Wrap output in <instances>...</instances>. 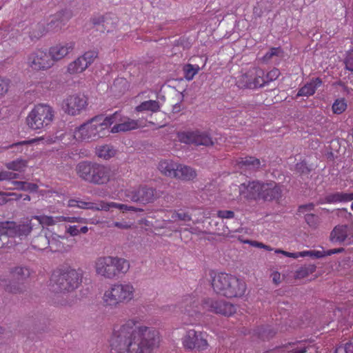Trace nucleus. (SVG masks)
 Masks as SVG:
<instances>
[{
	"label": "nucleus",
	"mask_w": 353,
	"mask_h": 353,
	"mask_svg": "<svg viewBox=\"0 0 353 353\" xmlns=\"http://www.w3.org/2000/svg\"><path fill=\"white\" fill-rule=\"evenodd\" d=\"M135 319L125 321L114 329L110 340L114 353H152L159 346V332L150 327L137 326Z\"/></svg>",
	"instance_id": "obj_1"
},
{
	"label": "nucleus",
	"mask_w": 353,
	"mask_h": 353,
	"mask_svg": "<svg viewBox=\"0 0 353 353\" xmlns=\"http://www.w3.org/2000/svg\"><path fill=\"white\" fill-rule=\"evenodd\" d=\"M175 310L177 307L183 314L181 319L184 325H193L196 317L203 311L213 312L225 316H230L236 313V307L234 304L221 299L207 298L200 303L195 294L183 296L177 305L169 306V310Z\"/></svg>",
	"instance_id": "obj_2"
},
{
	"label": "nucleus",
	"mask_w": 353,
	"mask_h": 353,
	"mask_svg": "<svg viewBox=\"0 0 353 353\" xmlns=\"http://www.w3.org/2000/svg\"><path fill=\"white\" fill-rule=\"evenodd\" d=\"M116 121H121L120 113L118 112L105 117L96 116L75 128L72 135L73 140L90 142L106 137L110 133V126Z\"/></svg>",
	"instance_id": "obj_3"
},
{
	"label": "nucleus",
	"mask_w": 353,
	"mask_h": 353,
	"mask_svg": "<svg viewBox=\"0 0 353 353\" xmlns=\"http://www.w3.org/2000/svg\"><path fill=\"white\" fill-rule=\"evenodd\" d=\"M214 291L228 299L241 297L246 291V283L234 275L227 273L215 274L212 280Z\"/></svg>",
	"instance_id": "obj_4"
},
{
	"label": "nucleus",
	"mask_w": 353,
	"mask_h": 353,
	"mask_svg": "<svg viewBox=\"0 0 353 353\" xmlns=\"http://www.w3.org/2000/svg\"><path fill=\"white\" fill-rule=\"evenodd\" d=\"M94 267L97 275L113 279L120 274H125L130 270V263L124 258L103 256L96 259Z\"/></svg>",
	"instance_id": "obj_5"
},
{
	"label": "nucleus",
	"mask_w": 353,
	"mask_h": 353,
	"mask_svg": "<svg viewBox=\"0 0 353 353\" xmlns=\"http://www.w3.org/2000/svg\"><path fill=\"white\" fill-rule=\"evenodd\" d=\"M136 289L130 282L115 283L105 290L102 301L105 306L117 307L134 300Z\"/></svg>",
	"instance_id": "obj_6"
},
{
	"label": "nucleus",
	"mask_w": 353,
	"mask_h": 353,
	"mask_svg": "<svg viewBox=\"0 0 353 353\" xmlns=\"http://www.w3.org/2000/svg\"><path fill=\"white\" fill-rule=\"evenodd\" d=\"M83 273L81 270L70 267L61 268L52 274V281L56 287L54 290L60 292H70L77 288L82 281Z\"/></svg>",
	"instance_id": "obj_7"
},
{
	"label": "nucleus",
	"mask_w": 353,
	"mask_h": 353,
	"mask_svg": "<svg viewBox=\"0 0 353 353\" xmlns=\"http://www.w3.org/2000/svg\"><path fill=\"white\" fill-rule=\"evenodd\" d=\"M54 117L53 108L49 105L38 104L29 112L26 118L28 127L40 130L50 125Z\"/></svg>",
	"instance_id": "obj_8"
},
{
	"label": "nucleus",
	"mask_w": 353,
	"mask_h": 353,
	"mask_svg": "<svg viewBox=\"0 0 353 353\" xmlns=\"http://www.w3.org/2000/svg\"><path fill=\"white\" fill-rule=\"evenodd\" d=\"M124 195L127 200L143 205L153 203L158 198L156 189L146 185L126 189Z\"/></svg>",
	"instance_id": "obj_9"
},
{
	"label": "nucleus",
	"mask_w": 353,
	"mask_h": 353,
	"mask_svg": "<svg viewBox=\"0 0 353 353\" xmlns=\"http://www.w3.org/2000/svg\"><path fill=\"white\" fill-rule=\"evenodd\" d=\"M208 334L205 332L190 329L181 339L183 347L185 350L192 351L194 350L201 352L208 347L207 340Z\"/></svg>",
	"instance_id": "obj_10"
},
{
	"label": "nucleus",
	"mask_w": 353,
	"mask_h": 353,
	"mask_svg": "<svg viewBox=\"0 0 353 353\" xmlns=\"http://www.w3.org/2000/svg\"><path fill=\"white\" fill-rule=\"evenodd\" d=\"M26 64L35 72L46 71L53 66L48 50L43 48H37L31 52L27 57Z\"/></svg>",
	"instance_id": "obj_11"
},
{
	"label": "nucleus",
	"mask_w": 353,
	"mask_h": 353,
	"mask_svg": "<svg viewBox=\"0 0 353 353\" xmlns=\"http://www.w3.org/2000/svg\"><path fill=\"white\" fill-rule=\"evenodd\" d=\"M32 230L31 220L22 224H17L14 221L0 222V239L3 241L7 237L26 236Z\"/></svg>",
	"instance_id": "obj_12"
},
{
	"label": "nucleus",
	"mask_w": 353,
	"mask_h": 353,
	"mask_svg": "<svg viewBox=\"0 0 353 353\" xmlns=\"http://www.w3.org/2000/svg\"><path fill=\"white\" fill-rule=\"evenodd\" d=\"M267 84L265 72L260 68H254L247 73L242 74L237 81L238 87L241 88L255 89L261 88Z\"/></svg>",
	"instance_id": "obj_13"
},
{
	"label": "nucleus",
	"mask_w": 353,
	"mask_h": 353,
	"mask_svg": "<svg viewBox=\"0 0 353 353\" xmlns=\"http://www.w3.org/2000/svg\"><path fill=\"white\" fill-rule=\"evenodd\" d=\"M87 105V98L78 94L67 96L61 103V108L63 112L71 116L80 114L85 110Z\"/></svg>",
	"instance_id": "obj_14"
},
{
	"label": "nucleus",
	"mask_w": 353,
	"mask_h": 353,
	"mask_svg": "<svg viewBox=\"0 0 353 353\" xmlns=\"http://www.w3.org/2000/svg\"><path fill=\"white\" fill-rule=\"evenodd\" d=\"M177 138L180 142L186 144L194 143L205 146L213 145V141L210 134L200 130L179 132Z\"/></svg>",
	"instance_id": "obj_15"
},
{
	"label": "nucleus",
	"mask_w": 353,
	"mask_h": 353,
	"mask_svg": "<svg viewBox=\"0 0 353 353\" xmlns=\"http://www.w3.org/2000/svg\"><path fill=\"white\" fill-rule=\"evenodd\" d=\"M98 57L97 50H88L68 65L67 72L70 74H77L84 72L91 65Z\"/></svg>",
	"instance_id": "obj_16"
},
{
	"label": "nucleus",
	"mask_w": 353,
	"mask_h": 353,
	"mask_svg": "<svg viewBox=\"0 0 353 353\" xmlns=\"http://www.w3.org/2000/svg\"><path fill=\"white\" fill-rule=\"evenodd\" d=\"M72 17L71 10L68 9L61 10L53 15H51L49 21L46 24L48 32H57L61 30Z\"/></svg>",
	"instance_id": "obj_17"
},
{
	"label": "nucleus",
	"mask_w": 353,
	"mask_h": 353,
	"mask_svg": "<svg viewBox=\"0 0 353 353\" xmlns=\"http://www.w3.org/2000/svg\"><path fill=\"white\" fill-rule=\"evenodd\" d=\"M283 196L282 185L274 181L262 182L261 199L265 201L279 202Z\"/></svg>",
	"instance_id": "obj_18"
},
{
	"label": "nucleus",
	"mask_w": 353,
	"mask_h": 353,
	"mask_svg": "<svg viewBox=\"0 0 353 353\" xmlns=\"http://www.w3.org/2000/svg\"><path fill=\"white\" fill-rule=\"evenodd\" d=\"M121 113L120 111H117ZM121 121H116L119 123L115 124L110 130L111 133H118L120 132H127L138 128H144L148 125V121L144 119H132L130 118H125L120 114Z\"/></svg>",
	"instance_id": "obj_19"
},
{
	"label": "nucleus",
	"mask_w": 353,
	"mask_h": 353,
	"mask_svg": "<svg viewBox=\"0 0 353 353\" xmlns=\"http://www.w3.org/2000/svg\"><path fill=\"white\" fill-rule=\"evenodd\" d=\"M75 47V43L74 41H67L57 43L51 46L48 52L50 55V58L52 59V65L54 63L63 59L68 54L72 52Z\"/></svg>",
	"instance_id": "obj_20"
},
{
	"label": "nucleus",
	"mask_w": 353,
	"mask_h": 353,
	"mask_svg": "<svg viewBox=\"0 0 353 353\" xmlns=\"http://www.w3.org/2000/svg\"><path fill=\"white\" fill-rule=\"evenodd\" d=\"M262 181H252L243 183L239 186L240 194L248 200L261 199Z\"/></svg>",
	"instance_id": "obj_21"
},
{
	"label": "nucleus",
	"mask_w": 353,
	"mask_h": 353,
	"mask_svg": "<svg viewBox=\"0 0 353 353\" xmlns=\"http://www.w3.org/2000/svg\"><path fill=\"white\" fill-rule=\"evenodd\" d=\"M112 176L113 173L110 167L95 163L90 183L97 185H103L107 183Z\"/></svg>",
	"instance_id": "obj_22"
},
{
	"label": "nucleus",
	"mask_w": 353,
	"mask_h": 353,
	"mask_svg": "<svg viewBox=\"0 0 353 353\" xmlns=\"http://www.w3.org/2000/svg\"><path fill=\"white\" fill-rule=\"evenodd\" d=\"M117 17L110 13H107L104 15H95L91 19V22L94 26H101V31L107 32L112 31L116 26Z\"/></svg>",
	"instance_id": "obj_23"
},
{
	"label": "nucleus",
	"mask_w": 353,
	"mask_h": 353,
	"mask_svg": "<svg viewBox=\"0 0 353 353\" xmlns=\"http://www.w3.org/2000/svg\"><path fill=\"white\" fill-rule=\"evenodd\" d=\"M353 200V192L347 193L343 192H336L325 196L323 199H320L319 204L324 203H347Z\"/></svg>",
	"instance_id": "obj_24"
},
{
	"label": "nucleus",
	"mask_w": 353,
	"mask_h": 353,
	"mask_svg": "<svg viewBox=\"0 0 353 353\" xmlns=\"http://www.w3.org/2000/svg\"><path fill=\"white\" fill-rule=\"evenodd\" d=\"M323 84V81L321 78L316 77L313 78L310 82L305 84L301 87L296 94V97H310L312 96L317 90Z\"/></svg>",
	"instance_id": "obj_25"
},
{
	"label": "nucleus",
	"mask_w": 353,
	"mask_h": 353,
	"mask_svg": "<svg viewBox=\"0 0 353 353\" xmlns=\"http://www.w3.org/2000/svg\"><path fill=\"white\" fill-rule=\"evenodd\" d=\"M94 163V162L90 161H81L76 166L77 175L83 180L90 183Z\"/></svg>",
	"instance_id": "obj_26"
},
{
	"label": "nucleus",
	"mask_w": 353,
	"mask_h": 353,
	"mask_svg": "<svg viewBox=\"0 0 353 353\" xmlns=\"http://www.w3.org/2000/svg\"><path fill=\"white\" fill-rule=\"evenodd\" d=\"M236 165L241 170H256L261 167V161L254 157H241L236 160Z\"/></svg>",
	"instance_id": "obj_27"
},
{
	"label": "nucleus",
	"mask_w": 353,
	"mask_h": 353,
	"mask_svg": "<svg viewBox=\"0 0 353 353\" xmlns=\"http://www.w3.org/2000/svg\"><path fill=\"white\" fill-rule=\"evenodd\" d=\"M348 227L345 225H339L334 228L330 233V239L333 243H343L348 236Z\"/></svg>",
	"instance_id": "obj_28"
},
{
	"label": "nucleus",
	"mask_w": 353,
	"mask_h": 353,
	"mask_svg": "<svg viewBox=\"0 0 353 353\" xmlns=\"http://www.w3.org/2000/svg\"><path fill=\"white\" fill-rule=\"evenodd\" d=\"M196 170L192 168L179 163L174 178L183 181H190L196 178Z\"/></svg>",
	"instance_id": "obj_29"
},
{
	"label": "nucleus",
	"mask_w": 353,
	"mask_h": 353,
	"mask_svg": "<svg viewBox=\"0 0 353 353\" xmlns=\"http://www.w3.org/2000/svg\"><path fill=\"white\" fill-rule=\"evenodd\" d=\"M178 164L170 159L162 160L159 163L158 169L163 175L174 178Z\"/></svg>",
	"instance_id": "obj_30"
},
{
	"label": "nucleus",
	"mask_w": 353,
	"mask_h": 353,
	"mask_svg": "<svg viewBox=\"0 0 353 353\" xmlns=\"http://www.w3.org/2000/svg\"><path fill=\"white\" fill-rule=\"evenodd\" d=\"M67 238L65 236H61L57 234H52L51 236L49 237V246L50 251L52 252H65L68 250V246H65L63 241L66 240Z\"/></svg>",
	"instance_id": "obj_31"
},
{
	"label": "nucleus",
	"mask_w": 353,
	"mask_h": 353,
	"mask_svg": "<svg viewBox=\"0 0 353 353\" xmlns=\"http://www.w3.org/2000/svg\"><path fill=\"white\" fill-rule=\"evenodd\" d=\"M95 154L100 159L108 160L115 156L117 150L111 145L104 144L96 147Z\"/></svg>",
	"instance_id": "obj_32"
},
{
	"label": "nucleus",
	"mask_w": 353,
	"mask_h": 353,
	"mask_svg": "<svg viewBox=\"0 0 353 353\" xmlns=\"http://www.w3.org/2000/svg\"><path fill=\"white\" fill-rule=\"evenodd\" d=\"M160 110V105L158 101L149 100L141 103L140 105L136 106L135 111L141 112L144 111H150L157 112Z\"/></svg>",
	"instance_id": "obj_33"
},
{
	"label": "nucleus",
	"mask_w": 353,
	"mask_h": 353,
	"mask_svg": "<svg viewBox=\"0 0 353 353\" xmlns=\"http://www.w3.org/2000/svg\"><path fill=\"white\" fill-rule=\"evenodd\" d=\"M48 32L44 23H38L33 24L31 31L29 32V35L32 41L38 40Z\"/></svg>",
	"instance_id": "obj_34"
},
{
	"label": "nucleus",
	"mask_w": 353,
	"mask_h": 353,
	"mask_svg": "<svg viewBox=\"0 0 353 353\" xmlns=\"http://www.w3.org/2000/svg\"><path fill=\"white\" fill-rule=\"evenodd\" d=\"M10 276L19 281H23L30 275V270L23 266H17L12 268L10 271Z\"/></svg>",
	"instance_id": "obj_35"
},
{
	"label": "nucleus",
	"mask_w": 353,
	"mask_h": 353,
	"mask_svg": "<svg viewBox=\"0 0 353 353\" xmlns=\"http://www.w3.org/2000/svg\"><path fill=\"white\" fill-rule=\"evenodd\" d=\"M269 2L265 0L259 1L253 8V16L255 19L260 18L265 12H269L271 8L268 6Z\"/></svg>",
	"instance_id": "obj_36"
},
{
	"label": "nucleus",
	"mask_w": 353,
	"mask_h": 353,
	"mask_svg": "<svg viewBox=\"0 0 353 353\" xmlns=\"http://www.w3.org/2000/svg\"><path fill=\"white\" fill-rule=\"evenodd\" d=\"M6 168L17 172H23L28 166V161L23 159H17L14 161L6 163Z\"/></svg>",
	"instance_id": "obj_37"
},
{
	"label": "nucleus",
	"mask_w": 353,
	"mask_h": 353,
	"mask_svg": "<svg viewBox=\"0 0 353 353\" xmlns=\"http://www.w3.org/2000/svg\"><path fill=\"white\" fill-rule=\"evenodd\" d=\"M58 217L59 216L36 215L32 216V219H36L43 227L52 226L61 222V221H58Z\"/></svg>",
	"instance_id": "obj_38"
},
{
	"label": "nucleus",
	"mask_w": 353,
	"mask_h": 353,
	"mask_svg": "<svg viewBox=\"0 0 353 353\" xmlns=\"http://www.w3.org/2000/svg\"><path fill=\"white\" fill-rule=\"evenodd\" d=\"M104 205L108 207L105 210H104L105 211L109 210V209L110 208H118L120 210H121L122 212H127V211L142 212L143 211V209L139 208H136V207L128 205L125 204L117 203L115 202H110V203L104 202Z\"/></svg>",
	"instance_id": "obj_39"
},
{
	"label": "nucleus",
	"mask_w": 353,
	"mask_h": 353,
	"mask_svg": "<svg viewBox=\"0 0 353 353\" xmlns=\"http://www.w3.org/2000/svg\"><path fill=\"white\" fill-rule=\"evenodd\" d=\"M77 208L81 209L103 210L108 207L104 205V201H100L98 203L93 202H86L79 199Z\"/></svg>",
	"instance_id": "obj_40"
},
{
	"label": "nucleus",
	"mask_w": 353,
	"mask_h": 353,
	"mask_svg": "<svg viewBox=\"0 0 353 353\" xmlns=\"http://www.w3.org/2000/svg\"><path fill=\"white\" fill-rule=\"evenodd\" d=\"M49 241L48 236L39 234L32 240V245L37 250H43L48 248Z\"/></svg>",
	"instance_id": "obj_41"
},
{
	"label": "nucleus",
	"mask_w": 353,
	"mask_h": 353,
	"mask_svg": "<svg viewBox=\"0 0 353 353\" xmlns=\"http://www.w3.org/2000/svg\"><path fill=\"white\" fill-rule=\"evenodd\" d=\"M200 68L198 65L186 64L183 67L184 77L188 81H191L199 72Z\"/></svg>",
	"instance_id": "obj_42"
},
{
	"label": "nucleus",
	"mask_w": 353,
	"mask_h": 353,
	"mask_svg": "<svg viewBox=\"0 0 353 353\" xmlns=\"http://www.w3.org/2000/svg\"><path fill=\"white\" fill-rule=\"evenodd\" d=\"M347 104L344 98L336 99L332 106V110L334 114H341L347 109Z\"/></svg>",
	"instance_id": "obj_43"
},
{
	"label": "nucleus",
	"mask_w": 353,
	"mask_h": 353,
	"mask_svg": "<svg viewBox=\"0 0 353 353\" xmlns=\"http://www.w3.org/2000/svg\"><path fill=\"white\" fill-rule=\"evenodd\" d=\"M6 280H1L0 281V285L3 286L5 288V290L8 292L12 293V294H17L22 290V286L23 283H18L17 285L14 283V284H7Z\"/></svg>",
	"instance_id": "obj_44"
},
{
	"label": "nucleus",
	"mask_w": 353,
	"mask_h": 353,
	"mask_svg": "<svg viewBox=\"0 0 353 353\" xmlns=\"http://www.w3.org/2000/svg\"><path fill=\"white\" fill-rule=\"evenodd\" d=\"M88 232V228L87 226H83L79 228L77 225H67L65 226V234H69L71 236H78L79 234H86Z\"/></svg>",
	"instance_id": "obj_45"
},
{
	"label": "nucleus",
	"mask_w": 353,
	"mask_h": 353,
	"mask_svg": "<svg viewBox=\"0 0 353 353\" xmlns=\"http://www.w3.org/2000/svg\"><path fill=\"white\" fill-rule=\"evenodd\" d=\"M58 221H61V222H68V223H88V219L81 216H59Z\"/></svg>",
	"instance_id": "obj_46"
},
{
	"label": "nucleus",
	"mask_w": 353,
	"mask_h": 353,
	"mask_svg": "<svg viewBox=\"0 0 353 353\" xmlns=\"http://www.w3.org/2000/svg\"><path fill=\"white\" fill-rule=\"evenodd\" d=\"M292 345L296 347L290 350L288 353H305L308 349V346L305 345V341H298Z\"/></svg>",
	"instance_id": "obj_47"
},
{
	"label": "nucleus",
	"mask_w": 353,
	"mask_h": 353,
	"mask_svg": "<svg viewBox=\"0 0 353 353\" xmlns=\"http://www.w3.org/2000/svg\"><path fill=\"white\" fill-rule=\"evenodd\" d=\"M172 218L174 220L179 219L183 221H190L192 219L191 214L189 213L176 210L172 213Z\"/></svg>",
	"instance_id": "obj_48"
},
{
	"label": "nucleus",
	"mask_w": 353,
	"mask_h": 353,
	"mask_svg": "<svg viewBox=\"0 0 353 353\" xmlns=\"http://www.w3.org/2000/svg\"><path fill=\"white\" fill-rule=\"evenodd\" d=\"M10 81L4 77H0V98L3 97L9 90Z\"/></svg>",
	"instance_id": "obj_49"
},
{
	"label": "nucleus",
	"mask_w": 353,
	"mask_h": 353,
	"mask_svg": "<svg viewBox=\"0 0 353 353\" xmlns=\"http://www.w3.org/2000/svg\"><path fill=\"white\" fill-rule=\"evenodd\" d=\"M305 220L310 227L314 228H316L319 223V217L314 214H306Z\"/></svg>",
	"instance_id": "obj_50"
},
{
	"label": "nucleus",
	"mask_w": 353,
	"mask_h": 353,
	"mask_svg": "<svg viewBox=\"0 0 353 353\" xmlns=\"http://www.w3.org/2000/svg\"><path fill=\"white\" fill-rule=\"evenodd\" d=\"M14 196L15 200H19L21 197V194L18 195L16 193L0 192V205H3L7 203L10 201V199H8V196Z\"/></svg>",
	"instance_id": "obj_51"
},
{
	"label": "nucleus",
	"mask_w": 353,
	"mask_h": 353,
	"mask_svg": "<svg viewBox=\"0 0 353 353\" xmlns=\"http://www.w3.org/2000/svg\"><path fill=\"white\" fill-rule=\"evenodd\" d=\"M344 63L345 68L349 71L353 72V48L347 52Z\"/></svg>",
	"instance_id": "obj_52"
},
{
	"label": "nucleus",
	"mask_w": 353,
	"mask_h": 353,
	"mask_svg": "<svg viewBox=\"0 0 353 353\" xmlns=\"http://www.w3.org/2000/svg\"><path fill=\"white\" fill-rule=\"evenodd\" d=\"M280 75V71L277 68H273L265 75L267 84L276 80Z\"/></svg>",
	"instance_id": "obj_53"
},
{
	"label": "nucleus",
	"mask_w": 353,
	"mask_h": 353,
	"mask_svg": "<svg viewBox=\"0 0 353 353\" xmlns=\"http://www.w3.org/2000/svg\"><path fill=\"white\" fill-rule=\"evenodd\" d=\"M274 252L276 254H282L285 256L293 258V259H297L299 257H303V252H289L284 251L281 249H276V250H274Z\"/></svg>",
	"instance_id": "obj_54"
},
{
	"label": "nucleus",
	"mask_w": 353,
	"mask_h": 353,
	"mask_svg": "<svg viewBox=\"0 0 353 353\" xmlns=\"http://www.w3.org/2000/svg\"><path fill=\"white\" fill-rule=\"evenodd\" d=\"M303 257L305 256H310L316 259H319L325 256V254L322 251L319 250H305L302 251Z\"/></svg>",
	"instance_id": "obj_55"
},
{
	"label": "nucleus",
	"mask_w": 353,
	"mask_h": 353,
	"mask_svg": "<svg viewBox=\"0 0 353 353\" xmlns=\"http://www.w3.org/2000/svg\"><path fill=\"white\" fill-rule=\"evenodd\" d=\"M43 139H44L43 137H39V138L32 139H30L28 141H23L15 143H14V144H12L11 145L7 147V148H12L14 146L32 144V143H37V142L40 141H43Z\"/></svg>",
	"instance_id": "obj_56"
},
{
	"label": "nucleus",
	"mask_w": 353,
	"mask_h": 353,
	"mask_svg": "<svg viewBox=\"0 0 353 353\" xmlns=\"http://www.w3.org/2000/svg\"><path fill=\"white\" fill-rule=\"evenodd\" d=\"M279 48H272L270 50L265 53V54L263 57V60L264 61H268L270 59H271L274 56H276L278 54V52L279 51Z\"/></svg>",
	"instance_id": "obj_57"
},
{
	"label": "nucleus",
	"mask_w": 353,
	"mask_h": 353,
	"mask_svg": "<svg viewBox=\"0 0 353 353\" xmlns=\"http://www.w3.org/2000/svg\"><path fill=\"white\" fill-rule=\"evenodd\" d=\"M217 216L221 219H232L234 216V212L232 210H219Z\"/></svg>",
	"instance_id": "obj_58"
},
{
	"label": "nucleus",
	"mask_w": 353,
	"mask_h": 353,
	"mask_svg": "<svg viewBox=\"0 0 353 353\" xmlns=\"http://www.w3.org/2000/svg\"><path fill=\"white\" fill-rule=\"evenodd\" d=\"M296 169L301 174H308L310 171L306 163L303 161L296 163Z\"/></svg>",
	"instance_id": "obj_59"
},
{
	"label": "nucleus",
	"mask_w": 353,
	"mask_h": 353,
	"mask_svg": "<svg viewBox=\"0 0 353 353\" xmlns=\"http://www.w3.org/2000/svg\"><path fill=\"white\" fill-rule=\"evenodd\" d=\"M315 205L313 203H310L305 205H301L298 208L299 213H304L305 212H310L314 209Z\"/></svg>",
	"instance_id": "obj_60"
},
{
	"label": "nucleus",
	"mask_w": 353,
	"mask_h": 353,
	"mask_svg": "<svg viewBox=\"0 0 353 353\" xmlns=\"http://www.w3.org/2000/svg\"><path fill=\"white\" fill-rule=\"evenodd\" d=\"M12 184L14 185V188H10L8 190H18L25 191L26 182V181H12Z\"/></svg>",
	"instance_id": "obj_61"
},
{
	"label": "nucleus",
	"mask_w": 353,
	"mask_h": 353,
	"mask_svg": "<svg viewBox=\"0 0 353 353\" xmlns=\"http://www.w3.org/2000/svg\"><path fill=\"white\" fill-rule=\"evenodd\" d=\"M112 225L119 229L127 230L131 228L132 224L125 221L119 222L115 221L112 223Z\"/></svg>",
	"instance_id": "obj_62"
},
{
	"label": "nucleus",
	"mask_w": 353,
	"mask_h": 353,
	"mask_svg": "<svg viewBox=\"0 0 353 353\" xmlns=\"http://www.w3.org/2000/svg\"><path fill=\"white\" fill-rule=\"evenodd\" d=\"M242 241L244 243L249 244L254 247L263 248H263H265V244H263V243H261V242L256 241L245 240V241Z\"/></svg>",
	"instance_id": "obj_63"
},
{
	"label": "nucleus",
	"mask_w": 353,
	"mask_h": 353,
	"mask_svg": "<svg viewBox=\"0 0 353 353\" xmlns=\"http://www.w3.org/2000/svg\"><path fill=\"white\" fill-rule=\"evenodd\" d=\"M347 353H353V336L345 343Z\"/></svg>",
	"instance_id": "obj_64"
}]
</instances>
